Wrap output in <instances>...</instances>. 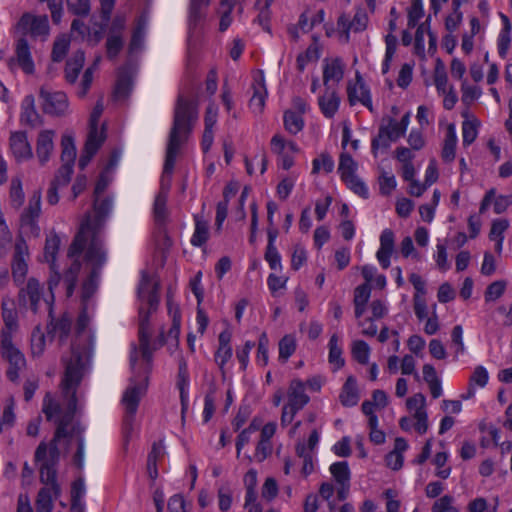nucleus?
Returning <instances> with one entry per match:
<instances>
[{
  "instance_id": "obj_57",
  "label": "nucleus",
  "mask_w": 512,
  "mask_h": 512,
  "mask_svg": "<svg viewBox=\"0 0 512 512\" xmlns=\"http://www.w3.org/2000/svg\"><path fill=\"white\" fill-rule=\"evenodd\" d=\"M434 84L440 93L446 92L447 73L444 64L438 60L434 70Z\"/></svg>"
},
{
  "instance_id": "obj_18",
  "label": "nucleus",
  "mask_w": 512,
  "mask_h": 512,
  "mask_svg": "<svg viewBox=\"0 0 512 512\" xmlns=\"http://www.w3.org/2000/svg\"><path fill=\"white\" fill-rule=\"evenodd\" d=\"M166 204L167 198L164 197V194L156 195L153 206V214L157 233L159 236L163 237L164 245L169 246L170 240L167 236L165 228L168 221V210Z\"/></svg>"
},
{
  "instance_id": "obj_39",
  "label": "nucleus",
  "mask_w": 512,
  "mask_h": 512,
  "mask_svg": "<svg viewBox=\"0 0 512 512\" xmlns=\"http://www.w3.org/2000/svg\"><path fill=\"white\" fill-rule=\"evenodd\" d=\"M330 472L339 485L350 483L351 472L346 461L335 462L330 466Z\"/></svg>"
},
{
  "instance_id": "obj_55",
  "label": "nucleus",
  "mask_w": 512,
  "mask_h": 512,
  "mask_svg": "<svg viewBox=\"0 0 512 512\" xmlns=\"http://www.w3.org/2000/svg\"><path fill=\"white\" fill-rule=\"evenodd\" d=\"M347 187L363 198H368L369 192L365 183L355 174L342 179Z\"/></svg>"
},
{
  "instance_id": "obj_6",
  "label": "nucleus",
  "mask_w": 512,
  "mask_h": 512,
  "mask_svg": "<svg viewBox=\"0 0 512 512\" xmlns=\"http://www.w3.org/2000/svg\"><path fill=\"white\" fill-rule=\"evenodd\" d=\"M45 301L54 302V296L50 299L43 298V287L35 278H30L25 287L21 288L18 294V302L20 306L29 307L33 313L40 311L41 304L46 307Z\"/></svg>"
},
{
  "instance_id": "obj_41",
  "label": "nucleus",
  "mask_w": 512,
  "mask_h": 512,
  "mask_svg": "<svg viewBox=\"0 0 512 512\" xmlns=\"http://www.w3.org/2000/svg\"><path fill=\"white\" fill-rule=\"evenodd\" d=\"M61 240L58 235L53 234L46 238L44 257L50 263L51 270L55 267V259L60 247Z\"/></svg>"
},
{
  "instance_id": "obj_45",
  "label": "nucleus",
  "mask_w": 512,
  "mask_h": 512,
  "mask_svg": "<svg viewBox=\"0 0 512 512\" xmlns=\"http://www.w3.org/2000/svg\"><path fill=\"white\" fill-rule=\"evenodd\" d=\"M333 169L334 160L327 152H322L319 157L312 161V174H318L321 170L325 173H331Z\"/></svg>"
},
{
  "instance_id": "obj_44",
  "label": "nucleus",
  "mask_w": 512,
  "mask_h": 512,
  "mask_svg": "<svg viewBox=\"0 0 512 512\" xmlns=\"http://www.w3.org/2000/svg\"><path fill=\"white\" fill-rule=\"evenodd\" d=\"M356 169L357 163L354 161L352 156L345 152L341 153L338 166V172L341 179L355 175Z\"/></svg>"
},
{
  "instance_id": "obj_3",
  "label": "nucleus",
  "mask_w": 512,
  "mask_h": 512,
  "mask_svg": "<svg viewBox=\"0 0 512 512\" xmlns=\"http://www.w3.org/2000/svg\"><path fill=\"white\" fill-rule=\"evenodd\" d=\"M112 206L113 199L111 197L107 196L100 199V197L94 196L93 209L95 214L93 216L86 214L82 220L80 228L69 247V256L79 254L84 251L86 246H89L88 258L92 259L96 253L103 261V249H105L103 229Z\"/></svg>"
},
{
  "instance_id": "obj_52",
  "label": "nucleus",
  "mask_w": 512,
  "mask_h": 512,
  "mask_svg": "<svg viewBox=\"0 0 512 512\" xmlns=\"http://www.w3.org/2000/svg\"><path fill=\"white\" fill-rule=\"evenodd\" d=\"M70 41L65 36L58 38L52 48L51 58L54 62H60L68 52Z\"/></svg>"
},
{
  "instance_id": "obj_59",
  "label": "nucleus",
  "mask_w": 512,
  "mask_h": 512,
  "mask_svg": "<svg viewBox=\"0 0 512 512\" xmlns=\"http://www.w3.org/2000/svg\"><path fill=\"white\" fill-rule=\"evenodd\" d=\"M296 454L300 458H303L302 472L304 475H309L313 471L312 456L307 451V446L303 442H299L296 445Z\"/></svg>"
},
{
  "instance_id": "obj_10",
  "label": "nucleus",
  "mask_w": 512,
  "mask_h": 512,
  "mask_svg": "<svg viewBox=\"0 0 512 512\" xmlns=\"http://www.w3.org/2000/svg\"><path fill=\"white\" fill-rule=\"evenodd\" d=\"M85 256L84 261L86 264L91 268V271L89 273L88 278L83 282L82 285V299L83 302L88 300L96 291L97 289V280L99 277V274L101 272V269L105 265L107 261V251L106 249H103L104 259L101 260L100 256L98 257V254H94L92 259L88 258L89 253V246H86L84 249Z\"/></svg>"
},
{
  "instance_id": "obj_58",
  "label": "nucleus",
  "mask_w": 512,
  "mask_h": 512,
  "mask_svg": "<svg viewBox=\"0 0 512 512\" xmlns=\"http://www.w3.org/2000/svg\"><path fill=\"white\" fill-rule=\"evenodd\" d=\"M268 346L269 339L265 332L261 333L258 340V348H257V356L256 361L258 364L262 366H266L268 364Z\"/></svg>"
},
{
  "instance_id": "obj_63",
  "label": "nucleus",
  "mask_w": 512,
  "mask_h": 512,
  "mask_svg": "<svg viewBox=\"0 0 512 512\" xmlns=\"http://www.w3.org/2000/svg\"><path fill=\"white\" fill-rule=\"evenodd\" d=\"M422 0H412L411 6L408 10V26L413 28L417 22L423 17Z\"/></svg>"
},
{
  "instance_id": "obj_19",
  "label": "nucleus",
  "mask_w": 512,
  "mask_h": 512,
  "mask_svg": "<svg viewBox=\"0 0 512 512\" xmlns=\"http://www.w3.org/2000/svg\"><path fill=\"white\" fill-rule=\"evenodd\" d=\"M395 247V234L387 228L380 235V248L376 253L377 260L383 269L390 266V258Z\"/></svg>"
},
{
  "instance_id": "obj_9",
  "label": "nucleus",
  "mask_w": 512,
  "mask_h": 512,
  "mask_svg": "<svg viewBox=\"0 0 512 512\" xmlns=\"http://www.w3.org/2000/svg\"><path fill=\"white\" fill-rule=\"evenodd\" d=\"M46 308L48 310V316L50 318L49 323L47 324V334L51 339H58L59 344L62 345L66 343L72 327V317L64 313L59 318H55L53 316V308L52 302L45 301Z\"/></svg>"
},
{
  "instance_id": "obj_62",
  "label": "nucleus",
  "mask_w": 512,
  "mask_h": 512,
  "mask_svg": "<svg viewBox=\"0 0 512 512\" xmlns=\"http://www.w3.org/2000/svg\"><path fill=\"white\" fill-rule=\"evenodd\" d=\"M68 10L77 16H87L90 13V0H67Z\"/></svg>"
},
{
  "instance_id": "obj_51",
  "label": "nucleus",
  "mask_w": 512,
  "mask_h": 512,
  "mask_svg": "<svg viewBox=\"0 0 512 512\" xmlns=\"http://www.w3.org/2000/svg\"><path fill=\"white\" fill-rule=\"evenodd\" d=\"M132 88V80L127 72H120L115 86V95L117 97H126Z\"/></svg>"
},
{
  "instance_id": "obj_25",
  "label": "nucleus",
  "mask_w": 512,
  "mask_h": 512,
  "mask_svg": "<svg viewBox=\"0 0 512 512\" xmlns=\"http://www.w3.org/2000/svg\"><path fill=\"white\" fill-rule=\"evenodd\" d=\"M15 54L18 65L26 74H33L35 71L34 62L31 56L30 47L25 37L16 41Z\"/></svg>"
},
{
  "instance_id": "obj_48",
  "label": "nucleus",
  "mask_w": 512,
  "mask_h": 512,
  "mask_svg": "<svg viewBox=\"0 0 512 512\" xmlns=\"http://www.w3.org/2000/svg\"><path fill=\"white\" fill-rule=\"evenodd\" d=\"M370 347L363 340H357L352 345V356L360 364H367L369 361Z\"/></svg>"
},
{
  "instance_id": "obj_29",
  "label": "nucleus",
  "mask_w": 512,
  "mask_h": 512,
  "mask_svg": "<svg viewBox=\"0 0 512 512\" xmlns=\"http://www.w3.org/2000/svg\"><path fill=\"white\" fill-rule=\"evenodd\" d=\"M40 480L42 483L46 485H51V489H53L54 496L58 497L60 494V487L57 484V470L56 467L58 464H52L44 461H40Z\"/></svg>"
},
{
  "instance_id": "obj_27",
  "label": "nucleus",
  "mask_w": 512,
  "mask_h": 512,
  "mask_svg": "<svg viewBox=\"0 0 512 512\" xmlns=\"http://www.w3.org/2000/svg\"><path fill=\"white\" fill-rule=\"evenodd\" d=\"M20 121L22 124L33 128L42 124L41 116L34 107V97L32 95L26 96L23 101Z\"/></svg>"
},
{
  "instance_id": "obj_47",
  "label": "nucleus",
  "mask_w": 512,
  "mask_h": 512,
  "mask_svg": "<svg viewBox=\"0 0 512 512\" xmlns=\"http://www.w3.org/2000/svg\"><path fill=\"white\" fill-rule=\"evenodd\" d=\"M46 338L41 327L36 326L31 334V352L33 356H41L45 350Z\"/></svg>"
},
{
  "instance_id": "obj_5",
  "label": "nucleus",
  "mask_w": 512,
  "mask_h": 512,
  "mask_svg": "<svg viewBox=\"0 0 512 512\" xmlns=\"http://www.w3.org/2000/svg\"><path fill=\"white\" fill-rule=\"evenodd\" d=\"M190 121V103L188 100H184L183 97L180 96L175 110L173 127L169 135L166 158L160 181V190L157 195L164 194V197L168 198L175 160L180 151L182 143L187 139V135L190 129Z\"/></svg>"
},
{
  "instance_id": "obj_37",
  "label": "nucleus",
  "mask_w": 512,
  "mask_h": 512,
  "mask_svg": "<svg viewBox=\"0 0 512 512\" xmlns=\"http://www.w3.org/2000/svg\"><path fill=\"white\" fill-rule=\"evenodd\" d=\"M84 429L79 425H71L70 439L74 436L77 438V451L74 455V464L78 468L83 467L84 460V438H83Z\"/></svg>"
},
{
  "instance_id": "obj_42",
  "label": "nucleus",
  "mask_w": 512,
  "mask_h": 512,
  "mask_svg": "<svg viewBox=\"0 0 512 512\" xmlns=\"http://www.w3.org/2000/svg\"><path fill=\"white\" fill-rule=\"evenodd\" d=\"M101 60V57H97L92 65H90L85 71L83 72L80 84H79V90L77 92L79 97H84L88 90L91 87L92 81H93V74L95 70L98 67V64Z\"/></svg>"
},
{
  "instance_id": "obj_38",
  "label": "nucleus",
  "mask_w": 512,
  "mask_h": 512,
  "mask_svg": "<svg viewBox=\"0 0 512 512\" xmlns=\"http://www.w3.org/2000/svg\"><path fill=\"white\" fill-rule=\"evenodd\" d=\"M328 359L330 364L335 366V369H340L345 364V360L342 357V348L339 345V338L336 334L332 335L329 340Z\"/></svg>"
},
{
  "instance_id": "obj_61",
  "label": "nucleus",
  "mask_w": 512,
  "mask_h": 512,
  "mask_svg": "<svg viewBox=\"0 0 512 512\" xmlns=\"http://www.w3.org/2000/svg\"><path fill=\"white\" fill-rule=\"evenodd\" d=\"M448 460V454L446 452L436 453L433 463L437 467L436 476L441 479H447L451 473V468H443Z\"/></svg>"
},
{
  "instance_id": "obj_22",
  "label": "nucleus",
  "mask_w": 512,
  "mask_h": 512,
  "mask_svg": "<svg viewBox=\"0 0 512 512\" xmlns=\"http://www.w3.org/2000/svg\"><path fill=\"white\" fill-rule=\"evenodd\" d=\"M253 95L249 101L250 108L255 112H262L267 97V89L263 71H259L252 83Z\"/></svg>"
},
{
  "instance_id": "obj_24",
  "label": "nucleus",
  "mask_w": 512,
  "mask_h": 512,
  "mask_svg": "<svg viewBox=\"0 0 512 512\" xmlns=\"http://www.w3.org/2000/svg\"><path fill=\"white\" fill-rule=\"evenodd\" d=\"M85 63V53L82 50L75 51L66 61L64 78L68 84L74 85L77 82L79 73Z\"/></svg>"
},
{
  "instance_id": "obj_60",
  "label": "nucleus",
  "mask_w": 512,
  "mask_h": 512,
  "mask_svg": "<svg viewBox=\"0 0 512 512\" xmlns=\"http://www.w3.org/2000/svg\"><path fill=\"white\" fill-rule=\"evenodd\" d=\"M72 174L73 166L62 164L55 173V176L51 182L60 187L67 186L71 180Z\"/></svg>"
},
{
  "instance_id": "obj_26",
  "label": "nucleus",
  "mask_w": 512,
  "mask_h": 512,
  "mask_svg": "<svg viewBox=\"0 0 512 512\" xmlns=\"http://www.w3.org/2000/svg\"><path fill=\"white\" fill-rule=\"evenodd\" d=\"M55 132L53 130H42L38 134L36 142V154L42 165L48 162L54 148L53 139Z\"/></svg>"
},
{
  "instance_id": "obj_34",
  "label": "nucleus",
  "mask_w": 512,
  "mask_h": 512,
  "mask_svg": "<svg viewBox=\"0 0 512 512\" xmlns=\"http://www.w3.org/2000/svg\"><path fill=\"white\" fill-rule=\"evenodd\" d=\"M284 127L287 132L296 135L304 128L303 117L292 110H287L283 116Z\"/></svg>"
},
{
  "instance_id": "obj_17",
  "label": "nucleus",
  "mask_w": 512,
  "mask_h": 512,
  "mask_svg": "<svg viewBox=\"0 0 512 512\" xmlns=\"http://www.w3.org/2000/svg\"><path fill=\"white\" fill-rule=\"evenodd\" d=\"M25 255H27L26 243L23 239H19L15 244V252L12 262V276L16 285L23 283L28 271Z\"/></svg>"
},
{
  "instance_id": "obj_15",
  "label": "nucleus",
  "mask_w": 512,
  "mask_h": 512,
  "mask_svg": "<svg viewBox=\"0 0 512 512\" xmlns=\"http://www.w3.org/2000/svg\"><path fill=\"white\" fill-rule=\"evenodd\" d=\"M189 380L190 374L188 370V364L183 358H181L179 360L176 387L180 392L181 419L183 423L189 409Z\"/></svg>"
},
{
  "instance_id": "obj_64",
  "label": "nucleus",
  "mask_w": 512,
  "mask_h": 512,
  "mask_svg": "<svg viewBox=\"0 0 512 512\" xmlns=\"http://www.w3.org/2000/svg\"><path fill=\"white\" fill-rule=\"evenodd\" d=\"M454 498L450 495H444L436 500L432 506V512H459L453 506Z\"/></svg>"
},
{
  "instance_id": "obj_13",
  "label": "nucleus",
  "mask_w": 512,
  "mask_h": 512,
  "mask_svg": "<svg viewBox=\"0 0 512 512\" xmlns=\"http://www.w3.org/2000/svg\"><path fill=\"white\" fill-rule=\"evenodd\" d=\"M347 96L348 102L351 106L361 103L370 112H374L370 89L359 72H356L355 82L348 83Z\"/></svg>"
},
{
  "instance_id": "obj_35",
  "label": "nucleus",
  "mask_w": 512,
  "mask_h": 512,
  "mask_svg": "<svg viewBox=\"0 0 512 512\" xmlns=\"http://www.w3.org/2000/svg\"><path fill=\"white\" fill-rule=\"evenodd\" d=\"M457 136L453 125L449 126L442 149V158L445 162H452L455 159Z\"/></svg>"
},
{
  "instance_id": "obj_28",
  "label": "nucleus",
  "mask_w": 512,
  "mask_h": 512,
  "mask_svg": "<svg viewBox=\"0 0 512 512\" xmlns=\"http://www.w3.org/2000/svg\"><path fill=\"white\" fill-rule=\"evenodd\" d=\"M340 403L345 407H353L359 401L356 378L350 375L344 383L339 395Z\"/></svg>"
},
{
  "instance_id": "obj_30",
  "label": "nucleus",
  "mask_w": 512,
  "mask_h": 512,
  "mask_svg": "<svg viewBox=\"0 0 512 512\" xmlns=\"http://www.w3.org/2000/svg\"><path fill=\"white\" fill-rule=\"evenodd\" d=\"M84 253L85 251H82L79 254H76L74 256H69L70 258H75L74 261L71 263L70 267L66 270L64 274V282L66 284V294L68 297H70L73 294L74 288L77 283V277L81 270V263L78 260V257Z\"/></svg>"
},
{
  "instance_id": "obj_7",
  "label": "nucleus",
  "mask_w": 512,
  "mask_h": 512,
  "mask_svg": "<svg viewBox=\"0 0 512 512\" xmlns=\"http://www.w3.org/2000/svg\"><path fill=\"white\" fill-rule=\"evenodd\" d=\"M41 106L44 113L52 116H63L66 114L69 102L67 95L63 91H53L42 86L39 91Z\"/></svg>"
},
{
  "instance_id": "obj_54",
  "label": "nucleus",
  "mask_w": 512,
  "mask_h": 512,
  "mask_svg": "<svg viewBox=\"0 0 512 512\" xmlns=\"http://www.w3.org/2000/svg\"><path fill=\"white\" fill-rule=\"evenodd\" d=\"M123 37L118 34H108L106 41L107 56L110 59L115 58L123 48Z\"/></svg>"
},
{
  "instance_id": "obj_36",
  "label": "nucleus",
  "mask_w": 512,
  "mask_h": 512,
  "mask_svg": "<svg viewBox=\"0 0 512 512\" xmlns=\"http://www.w3.org/2000/svg\"><path fill=\"white\" fill-rule=\"evenodd\" d=\"M53 489L43 487L39 490L35 502L36 512H52L53 510Z\"/></svg>"
},
{
  "instance_id": "obj_31",
  "label": "nucleus",
  "mask_w": 512,
  "mask_h": 512,
  "mask_svg": "<svg viewBox=\"0 0 512 512\" xmlns=\"http://www.w3.org/2000/svg\"><path fill=\"white\" fill-rule=\"evenodd\" d=\"M167 307L168 313L172 317V326L168 332V338L174 339L177 341L179 333H180V316L179 309L177 305H174L172 301V289L169 288L167 292Z\"/></svg>"
},
{
  "instance_id": "obj_40",
  "label": "nucleus",
  "mask_w": 512,
  "mask_h": 512,
  "mask_svg": "<svg viewBox=\"0 0 512 512\" xmlns=\"http://www.w3.org/2000/svg\"><path fill=\"white\" fill-rule=\"evenodd\" d=\"M391 142L395 141L392 140L387 128H385L384 125H381L377 136L374 137L371 142V151L374 157H377L378 150H387L390 147Z\"/></svg>"
},
{
  "instance_id": "obj_8",
  "label": "nucleus",
  "mask_w": 512,
  "mask_h": 512,
  "mask_svg": "<svg viewBox=\"0 0 512 512\" xmlns=\"http://www.w3.org/2000/svg\"><path fill=\"white\" fill-rule=\"evenodd\" d=\"M41 190H35L29 198L28 206L24 209L20 216L22 229L35 237L39 235L40 228L38 219L41 213Z\"/></svg>"
},
{
  "instance_id": "obj_56",
  "label": "nucleus",
  "mask_w": 512,
  "mask_h": 512,
  "mask_svg": "<svg viewBox=\"0 0 512 512\" xmlns=\"http://www.w3.org/2000/svg\"><path fill=\"white\" fill-rule=\"evenodd\" d=\"M478 123L476 121H464L462 124L463 146L471 145L478 135Z\"/></svg>"
},
{
  "instance_id": "obj_21",
  "label": "nucleus",
  "mask_w": 512,
  "mask_h": 512,
  "mask_svg": "<svg viewBox=\"0 0 512 512\" xmlns=\"http://www.w3.org/2000/svg\"><path fill=\"white\" fill-rule=\"evenodd\" d=\"M341 98L334 88L328 87L323 95L318 98V105L321 113L331 119L339 110Z\"/></svg>"
},
{
  "instance_id": "obj_1",
  "label": "nucleus",
  "mask_w": 512,
  "mask_h": 512,
  "mask_svg": "<svg viewBox=\"0 0 512 512\" xmlns=\"http://www.w3.org/2000/svg\"><path fill=\"white\" fill-rule=\"evenodd\" d=\"M159 283L154 278L142 273V279L138 287L140 300L148 306L145 311L143 305L139 308V350L134 348L130 355V364L133 376L129 380L122 404L125 408L124 427L131 430L134 416L137 412L141 398L146 392L149 373L152 369V350L149 343V316L158 307Z\"/></svg>"
},
{
  "instance_id": "obj_4",
  "label": "nucleus",
  "mask_w": 512,
  "mask_h": 512,
  "mask_svg": "<svg viewBox=\"0 0 512 512\" xmlns=\"http://www.w3.org/2000/svg\"><path fill=\"white\" fill-rule=\"evenodd\" d=\"M88 324L89 317L86 307H83L77 319L76 335L71 344V355L68 358H63L65 371L61 386L66 391L78 388L93 353L94 338L92 333L87 330Z\"/></svg>"
},
{
  "instance_id": "obj_43",
  "label": "nucleus",
  "mask_w": 512,
  "mask_h": 512,
  "mask_svg": "<svg viewBox=\"0 0 512 512\" xmlns=\"http://www.w3.org/2000/svg\"><path fill=\"white\" fill-rule=\"evenodd\" d=\"M296 350V340L291 334H287L279 341V359L286 362Z\"/></svg>"
},
{
  "instance_id": "obj_2",
  "label": "nucleus",
  "mask_w": 512,
  "mask_h": 512,
  "mask_svg": "<svg viewBox=\"0 0 512 512\" xmlns=\"http://www.w3.org/2000/svg\"><path fill=\"white\" fill-rule=\"evenodd\" d=\"M61 390L66 400L65 408L55 401L49 393L46 394L43 399L42 412L45 414L47 420L54 421L57 427L50 443L41 442L36 448V461L58 464L60 460L58 443L61 440L66 439L69 441L70 439L71 425L77 409V389L71 388V391H66V389L61 386Z\"/></svg>"
},
{
  "instance_id": "obj_46",
  "label": "nucleus",
  "mask_w": 512,
  "mask_h": 512,
  "mask_svg": "<svg viewBox=\"0 0 512 512\" xmlns=\"http://www.w3.org/2000/svg\"><path fill=\"white\" fill-rule=\"evenodd\" d=\"M105 138L106 136L103 129L99 131L98 127H89V133L84 148L86 150H89V148H93V152L97 153V151L105 141Z\"/></svg>"
},
{
  "instance_id": "obj_20",
  "label": "nucleus",
  "mask_w": 512,
  "mask_h": 512,
  "mask_svg": "<svg viewBox=\"0 0 512 512\" xmlns=\"http://www.w3.org/2000/svg\"><path fill=\"white\" fill-rule=\"evenodd\" d=\"M344 76V64L340 58L325 59L323 66V84L326 88L337 85Z\"/></svg>"
},
{
  "instance_id": "obj_49",
  "label": "nucleus",
  "mask_w": 512,
  "mask_h": 512,
  "mask_svg": "<svg viewBox=\"0 0 512 512\" xmlns=\"http://www.w3.org/2000/svg\"><path fill=\"white\" fill-rule=\"evenodd\" d=\"M209 224L205 220L197 219L194 229V246H203L209 239Z\"/></svg>"
},
{
  "instance_id": "obj_23",
  "label": "nucleus",
  "mask_w": 512,
  "mask_h": 512,
  "mask_svg": "<svg viewBox=\"0 0 512 512\" xmlns=\"http://www.w3.org/2000/svg\"><path fill=\"white\" fill-rule=\"evenodd\" d=\"M309 400V396L305 393L304 382L299 379L292 380L288 390V403L286 405L300 411Z\"/></svg>"
},
{
  "instance_id": "obj_53",
  "label": "nucleus",
  "mask_w": 512,
  "mask_h": 512,
  "mask_svg": "<svg viewBox=\"0 0 512 512\" xmlns=\"http://www.w3.org/2000/svg\"><path fill=\"white\" fill-rule=\"evenodd\" d=\"M506 290V282L504 280L494 281L486 288L484 297L486 302L499 299Z\"/></svg>"
},
{
  "instance_id": "obj_12",
  "label": "nucleus",
  "mask_w": 512,
  "mask_h": 512,
  "mask_svg": "<svg viewBox=\"0 0 512 512\" xmlns=\"http://www.w3.org/2000/svg\"><path fill=\"white\" fill-rule=\"evenodd\" d=\"M4 328L0 332V344L13 343V333L18 328V312L13 299L3 298L1 303Z\"/></svg>"
},
{
  "instance_id": "obj_16",
  "label": "nucleus",
  "mask_w": 512,
  "mask_h": 512,
  "mask_svg": "<svg viewBox=\"0 0 512 512\" xmlns=\"http://www.w3.org/2000/svg\"><path fill=\"white\" fill-rule=\"evenodd\" d=\"M9 145L17 162L27 161L33 157L32 147L28 142L26 132H12L9 138Z\"/></svg>"
},
{
  "instance_id": "obj_33",
  "label": "nucleus",
  "mask_w": 512,
  "mask_h": 512,
  "mask_svg": "<svg viewBox=\"0 0 512 512\" xmlns=\"http://www.w3.org/2000/svg\"><path fill=\"white\" fill-rule=\"evenodd\" d=\"M61 161L62 164L74 166L76 158V147L71 135H63L61 139Z\"/></svg>"
},
{
  "instance_id": "obj_50",
  "label": "nucleus",
  "mask_w": 512,
  "mask_h": 512,
  "mask_svg": "<svg viewBox=\"0 0 512 512\" xmlns=\"http://www.w3.org/2000/svg\"><path fill=\"white\" fill-rule=\"evenodd\" d=\"M146 22L139 20L130 41L129 50L131 53L141 49L144 42Z\"/></svg>"
},
{
  "instance_id": "obj_14",
  "label": "nucleus",
  "mask_w": 512,
  "mask_h": 512,
  "mask_svg": "<svg viewBox=\"0 0 512 512\" xmlns=\"http://www.w3.org/2000/svg\"><path fill=\"white\" fill-rule=\"evenodd\" d=\"M17 28L24 35L30 33L33 37L47 36L49 34L48 17L46 15L32 16L29 13H25L20 18Z\"/></svg>"
},
{
  "instance_id": "obj_11",
  "label": "nucleus",
  "mask_w": 512,
  "mask_h": 512,
  "mask_svg": "<svg viewBox=\"0 0 512 512\" xmlns=\"http://www.w3.org/2000/svg\"><path fill=\"white\" fill-rule=\"evenodd\" d=\"M0 353L4 360L9 363L6 371L7 378L14 383L19 381L20 372L26 367L24 354L13 344H0Z\"/></svg>"
},
{
  "instance_id": "obj_32",
  "label": "nucleus",
  "mask_w": 512,
  "mask_h": 512,
  "mask_svg": "<svg viewBox=\"0 0 512 512\" xmlns=\"http://www.w3.org/2000/svg\"><path fill=\"white\" fill-rule=\"evenodd\" d=\"M9 199L11 207L15 210H19L24 203L25 194L22 187V181L18 177L11 179Z\"/></svg>"
}]
</instances>
